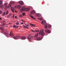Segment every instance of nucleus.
Segmentation results:
<instances>
[{
	"mask_svg": "<svg viewBox=\"0 0 66 66\" xmlns=\"http://www.w3.org/2000/svg\"><path fill=\"white\" fill-rule=\"evenodd\" d=\"M5 14H6V12H4L3 13V15H2V16H5Z\"/></svg>",
	"mask_w": 66,
	"mask_h": 66,
	"instance_id": "5701e85b",
	"label": "nucleus"
},
{
	"mask_svg": "<svg viewBox=\"0 0 66 66\" xmlns=\"http://www.w3.org/2000/svg\"><path fill=\"white\" fill-rule=\"evenodd\" d=\"M9 35L10 36L13 37L14 36V34L12 33V31L10 32V34H9Z\"/></svg>",
	"mask_w": 66,
	"mask_h": 66,
	"instance_id": "39448f33",
	"label": "nucleus"
},
{
	"mask_svg": "<svg viewBox=\"0 0 66 66\" xmlns=\"http://www.w3.org/2000/svg\"><path fill=\"white\" fill-rule=\"evenodd\" d=\"M4 5L6 7H7V3H4Z\"/></svg>",
	"mask_w": 66,
	"mask_h": 66,
	"instance_id": "dca6fc26",
	"label": "nucleus"
},
{
	"mask_svg": "<svg viewBox=\"0 0 66 66\" xmlns=\"http://www.w3.org/2000/svg\"><path fill=\"white\" fill-rule=\"evenodd\" d=\"M14 16H15L13 14V18H14Z\"/></svg>",
	"mask_w": 66,
	"mask_h": 66,
	"instance_id": "79ce46f5",
	"label": "nucleus"
},
{
	"mask_svg": "<svg viewBox=\"0 0 66 66\" xmlns=\"http://www.w3.org/2000/svg\"><path fill=\"white\" fill-rule=\"evenodd\" d=\"M16 12V11H15V12Z\"/></svg>",
	"mask_w": 66,
	"mask_h": 66,
	"instance_id": "09e8293b",
	"label": "nucleus"
},
{
	"mask_svg": "<svg viewBox=\"0 0 66 66\" xmlns=\"http://www.w3.org/2000/svg\"><path fill=\"white\" fill-rule=\"evenodd\" d=\"M25 25H26V26H27V27H29V25H28V24H27V23H25Z\"/></svg>",
	"mask_w": 66,
	"mask_h": 66,
	"instance_id": "7c9ffc66",
	"label": "nucleus"
},
{
	"mask_svg": "<svg viewBox=\"0 0 66 66\" xmlns=\"http://www.w3.org/2000/svg\"><path fill=\"white\" fill-rule=\"evenodd\" d=\"M14 3V2L12 1H11L10 2V4L8 7V10H9L11 8V6H12V4H13Z\"/></svg>",
	"mask_w": 66,
	"mask_h": 66,
	"instance_id": "f03ea898",
	"label": "nucleus"
},
{
	"mask_svg": "<svg viewBox=\"0 0 66 66\" xmlns=\"http://www.w3.org/2000/svg\"><path fill=\"white\" fill-rule=\"evenodd\" d=\"M43 30H41L40 32H39V35H41L43 36L44 35V32H43Z\"/></svg>",
	"mask_w": 66,
	"mask_h": 66,
	"instance_id": "7ed1b4c3",
	"label": "nucleus"
},
{
	"mask_svg": "<svg viewBox=\"0 0 66 66\" xmlns=\"http://www.w3.org/2000/svg\"><path fill=\"white\" fill-rule=\"evenodd\" d=\"M39 35V34L38 33H36L35 34V35H34V37L35 38H37L38 37V35Z\"/></svg>",
	"mask_w": 66,
	"mask_h": 66,
	"instance_id": "423d86ee",
	"label": "nucleus"
},
{
	"mask_svg": "<svg viewBox=\"0 0 66 66\" xmlns=\"http://www.w3.org/2000/svg\"><path fill=\"white\" fill-rule=\"evenodd\" d=\"M5 23V21H2V23H3V24H4V25H6Z\"/></svg>",
	"mask_w": 66,
	"mask_h": 66,
	"instance_id": "9b49d317",
	"label": "nucleus"
},
{
	"mask_svg": "<svg viewBox=\"0 0 66 66\" xmlns=\"http://www.w3.org/2000/svg\"><path fill=\"white\" fill-rule=\"evenodd\" d=\"M0 29L2 30H3V28L2 27H1V28H0Z\"/></svg>",
	"mask_w": 66,
	"mask_h": 66,
	"instance_id": "72a5a7b5",
	"label": "nucleus"
},
{
	"mask_svg": "<svg viewBox=\"0 0 66 66\" xmlns=\"http://www.w3.org/2000/svg\"><path fill=\"white\" fill-rule=\"evenodd\" d=\"M38 20H43V19L42 18H38Z\"/></svg>",
	"mask_w": 66,
	"mask_h": 66,
	"instance_id": "4be33fe9",
	"label": "nucleus"
},
{
	"mask_svg": "<svg viewBox=\"0 0 66 66\" xmlns=\"http://www.w3.org/2000/svg\"><path fill=\"white\" fill-rule=\"evenodd\" d=\"M21 38L22 40H24L26 39V38L25 36H23L21 37Z\"/></svg>",
	"mask_w": 66,
	"mask_h": 66,
	"instance_id": "0eeeda50",
	"label": "nucleus"
},
{
	"mask_svg": "<svg viewBox=\"0 0 66 66\" xmlns=\"http://www.w3.org/2000/svg\"><path fill=\"white\" fill-rule=\"evenodd\" d=\"M9 12L8 11H7L6 12V15H7L9 13Z\"/></svg>",
	"mask_w": 66,
	"mask_h": 66,
	"instance_id": "bb28decb",
	"label": "nucleus"
},
{
	"mask_svg": "<svg viewBox=\"0 0 66 66\" xmlns=\"http://www.w3.org/2000/svg\"><path fill=\"white\" fill-rule=\"evenodd\" d=\"M16 37H17L18 39H20V38L21 37L20 36H16Z\"/></svg>",
	"mask_w": 66,
	"mask_h": 66,
	"instance_id": "b1692460",
	"label": "nucleus"
},
{
	"mask_svg": "<svg viewBox=\"0 0 66 66\" xmlns=\"http://www.w3.org/2000/svg\"><path fill=\"white\" fill-rule=\"evenodd\" d=\"M45 23V21H43L42 22V24L43 25H44Z\"/></svg>",
	"mask_w": 66,
	"mask_h": 66,
	"instance_id": "f3484780",
	"label": "nucleus"
},
{
	"mask_svg": "<svg viewBox=\"0 0 66 66\" xmlns=\"http://www.w3.org/2000/svg\"><path fill=\"white\" fill-rule=\"evenodd\" d=\"M42 38L41 37H39L38 38H37V40H41V39H42Z\"/></svg>",
	"mask_w": 66,
	"mask_h": 66,
	"instance_id": "6ab92c4d",
	"label": "nucleus"
},
{
	"mask_svg": "<svg viewBox=\"0 0 66 66\" xmlns=\"http://www.w3.org/2000/svg\"><path fill=\"white\" fill-rule=\"evenodd\" d=\"M29 16H30V17L31 18H32V19H35V18L33 16H32V15H31V14H30L29 15Z\"/></svg>",
	"mask_w": 66,
	"mask_h": 66,
	"instance_id": "9d476101",
	"label": "nucleus"
},
{
	"mask_svg": "<svg viewBox=\"0 0 66 66\" xmlns=\"http://www.w3.org/2000/svg\"><path fill=\"white\" fill-rule=\"evenodd\" d=\"M21 27V26H20V27Z\"/></svg>",
	"mask_w": 66,
	"mask_h": 66,
	"instance_id": "3c124183",
	"label": "nucleus"
},
{
	"mask_svg": "<svg viewBox=\"0 0 66 66\" xmlns=\"http://www.w3.org/2000/svg\"><path fill=\"white\" fill-rule=\"evenodd\" d=\"M2 13V11L0 10V14H1Z\"/></svg>",
	"mask_w": 66,
	"mask_h": 66,
	"instance_id": "2f4dec72",
	"label": "nucleus"
},
{
	"mask_svg": "<svg viewBox=\"0 0 66 66\" xmlns=\"http://www.w3.org/2000/svg\"><path fill=\"white\" fill-rule=\"evenodd\" d=\"M34 14V11H32L31 12V15H33Z\"/></svg>",
	"mask_w": 66,
	"mask_h": 66,
	"instance_id": "a878e982",
	"label": "nucleus"
},
{
	"mask_svg": "<svg viewBox=\"0 0 66 66\" xmlns=\"http://www.w3.org/2000/svg\"><path fill=\"white\" fill-rule=\"evenodd\" d=\"M19 4L21 5H23L24 4V3L22 1H20L19 2Z\"/></svg>",
	"mask_w": 66,
	"mask_h": 66,
	"instance_id": "6e6552de",
	"label": "nucleus"
},
{
	"mask_svg": "<svg viewBox=\"0 0 66 66\" xmlns=\"http://www.w3.org/2000/svg\"><path fill=\"white\" fill-rule=\"evenodd\" d=\"M2 20V18H0V20Z\"/></svg>",
	"mask_w": 66,
	"mask_h": 66,
	"instance_id": "c03bdc74",
	"label": "nucleus"
},
{
	"mask_svg": "<svg viewBox=\"0 0 66 66\" xmlns=\"http://www.w3.org/2000/svg\"><path fill=\"white\" fill-rule=\"evenodd\" d=\"M44 27L45 29H47L48 27V25L47 24H45L44 25Z\"/></svg>",
	"mask_w": 66,
	"mask_h": 66,
	"instance_id": "412c9836",
	"label": "nucleus"
},
{
	"mask_svg": "<svg viewBox=\"0 0 66 66\" xmlns=\"http://www.w3.org/2000/svg\"><path fill=\"white\" fill-rule=\"evenodd\" d=\"M33 24H32V23L30 24V25L31 26H32Z\"/></svg>",
	"mask_w": 66,
	"mask_h": 66,
	"instance_id": "4c0bfd02",
	"label": "nucleus"
},
{
	"mask_svg": "<svg viewBox=\"0 0 66 66\" xmlns=\"http://www.w3.org/2000/svg\"><path fill=\"white\" fill-rule=\"evenodd\" d=\"M3 24H2L1 25V26H3Z\"/></svg>",
	"mask_w": 66,
	"mask_h": 66,
	"instance_id": "de8ad7c7",
	"label": "nucleus"
},
{
	"mask_svg": "<svg viewBox=\"0 0 66 66\" xmlns=\"http://www.w3.org/2000/svg\"><path fill=\"white\" fill-rule=\"evenodd\" d=\"M38 17H40L41 16V15L40 14H37L36 15Z\"/></svg>",
	"mask_w": 66,
	"mask_h": 66,
	"instance_id": "1a4fd4ad",
	"label": "nucleus"
},
{
	"mask_svg": "<svg viewBox=\"0 0 66 66\" xmlns=\"http://www.w3.org/2000/svg\"><path fill=\"white\" fill-rule=\"evenodd\" d=\"M35 25L34 24L33 25H32V26H34V27H35Z\"/></svg>",
	"mask_w": 66,
	"mask_h": 66,
	"instance_id": "ea45409f",
	"label": "nucleus"
},
{
	"mask_svg": "<svg viewBox=\"0 0 66 66\" xmlns=\"http://www.w3.org/2000/svg\"><path fill=\"white\" fill-rule=\"evenodd\" d=\"M51 25H49L48 26V27L49 28H51Z\"/></svg>",
	"mask_w": 66,
	"mask_h": 66,
	"instance_id": "f704fd0d",
	"label": "nucleus"
},
{
	"mask_svg": "<svg viewBox=\"0 0 66 66\" xmlns=\"http://www.w3.org/2000/svg\"><path fill=\"white\" fill-rule=\"evenodd\" d=\"M7 27H8V26H7Z\"/></svg>",
	"mask_w": 66,
	"mask_h": 66,
	"instance_id": "8fccbe9b",
	"label": "nucleus"
},
{
	"mask_svg": "<svg viewBox=\"0 0 66 66\" xmlns=\"http://www.w3.org/2000/svg\"><path fill=\"white\" fill-rule=\"evenodd\" d=\"M22 20V21L23 22H24V21L23 20Z\"/></svg>",
	"mask_w": 66,
	"mask_h": 66,
	"instance_id": "37998d69",
	"label": "nucleus"
},
{
	"mask_svg": "<svg viewBox=\"0 0 66 66\" xmlns=\"http://www.w3.org/2000/svg\"><path fill=\"white\" fill-rule=\"evenodd\" d=\"M23 27L24 28H27V29H29V28L28 27L26 26H25L24 25H23Z\"/></svg>",
	"mask_w": 66,
	"mask_h": 66,
	"instance_id": "a211bd4d",
	"label": "nucleus"
},
{
	"mask_svg": "<svg viewBox=\"0 0 66 66\" xmlns=\"http://www.w3.org/2000/svg\"><path fill=\"white\" fill-rule=\"evenodd\" d=\"M21 6L20 5H18L17 6V7H18V8L20 9L21 8Z\"/></svg>",
	"mask_w": 66,
	"mask_h": 66,
	"instance_id": "cd10ccee",
	"label": "nucleus"
},
{
	"mask_svg": "<svg viewBox=\"0 0 66 66\" xmlns=\"http://www.w3.org/2000/svg\"><path fill=\"white\" fill-rule=\"evenodd\" d=\"M19 24V22H17V23H16V25H17V26H18Z\"/></svg>",
	"mask_w": 66,
	"mask_h": 66,
	"instance_id": "c756f323",
	"label": "nucleus"
},
{
	"mask_svg": "<svg viewBox=\"0 0 66 66\" xmlns=\"http://www.w3.org/2000/svg\"><path fill=\"white\" fill-rule=\"evenodd\" d=\"M25 14H26V13H23L22 14V15L23 16H24L25 15Z\"/></svg>",
	"mask_w": 66,
	"mask_h": 66,
	"instance_id": "473e14b6",
	"label": "nucleus"
},
{
	"mask_svg": "<svg viewBox=\"0 0 66 66\" xmlns=\"http://www.w3.org/2000/svg\"><path fill=\"white\" fill-rule=\"evenodd\" d=\"M5 35H8V33H7V32H6L5 34Z\"/></svg>",
	"mask_w": 66,
	"mask_h": 66,
	"instance_id": "e433bc0d",
	"label": "nucleus"
},
{
	"mask_svg": "<svg viewBox=\"0 0 66 66\" xmlns=\"http://www.w3.org/2000/svg\"><path fill=\"white\" fill-rule=\"evenodd\" d=\"M19 16H20V17H22V14H20V15H19Z\"/></svg>",
	"mask_w": 66,
	"mask_h": 66,
	"instance_id": "58836bf2",
	"label": "nucleus"
},
{
	"mask_svg": "<svg viewBox=\"0 0 66 66\" xmlns=\"http://www.w3.org/2000/svg\"><path fill=\"white\" fill-rule=\"evenodd\" d=\"M32 39V37L30 36H29L27 37V39Z\"/></svg>",
	"mask_w": 66,
	"mask_h": 66,
	"instance_id": "2eb2a0df",
	"label": "nucleus"
},
{
	"mask_svg": "<svg viewBox=\"0 0 66 66\" xmlns=\"http://www.w3.org/2000/svg\"><path fill=\"white\" fill-rule=\"evenodd\" d=\"M14 39L15 40H18V38H17V37L15 36H14Z\"/></svg>",
	"mask_w": 66,
	"mask_h": 66,
	"instance_id": "393cba45",
	"label": "nucleus"
},
{
	"mask_svg": "<svg viewBox=\"0 0 66 66\" xmlns=\"http://www.w3.org/2000/svg\"><path fill=\"white\" fill-rule=\"evenodd\" d=\"M38 30H35V31H34V30L31 29V32H38Z\"/></svg>",
	"mask_w": 66,
	"mask_h": 66,
	"instance_id": "f8f14e48",
	"label": "nucleus"
},
{
	"mask_svg": "<svg viewBox=\"0 0 66 66\" xmlns=\"http://www.w3.org/2000/svg\"><path fill=\"white\" fill-rule=\"evenodd\" d=\"M7 18H10V15H7Z\"/></svg>",
	"mask_w": 66,
	"mask_h": 66,
	"instance_id": "c9c22d12",
	"label": "nucleus"
},
{
	"mask_svg": "<svg viewBox=\"0 0 66 66\" xmlns=\"http://www.w3.org/2000/svg\"><path fill=\"white\" fill-rule=\"evenodd\" d=\"M4 7V6H3V5H0V7H1V8L2 9V10L3 9Z\"/></svg>",
	"mask_w": 66,
	"mask_h": 66,
	"instance_id": "4468645a",
	"label": "nucleus"
},
{
	"mask_svg": "<svg viewBox=\"0 0 66 66\" xmlns=\"http://www.w3.org/2000/svg\"><path fill=\"white\" fill-rule=\"evenodd\" d=\"M13 27L15 28H18L19 27V26H18L17 27L16 25H14V26H13Z\"/></svg>",
	"mask_w": 66,
	"mask_h": 66,
	"instance_id": "aec40b11",
	"label": "nucleus"
},
{
	"mask_svg": "<svg viewBox=\"0 0 66 66\" xmlns=\"http://www.w3.org/2000/svg\"><path fill=\"white\" fill-rule=\"evenodd\" d=\"M9 16H11V15H12V14L11 13H10L9 14Z\"/></svg>",
	"mask_w": 66,
	"mask_h": 66,
	"instance_id": "a19ab883",
	"label": "nucleus"
},
{
	"mask_svg": "<svg viewBox=\"0 0 66 66\" xmlns=\"http://www.w3.org/2000/svg\"><path fill=\"white\" fill-rule=\"evenodd\" d=\"M45 32H46L49 33L50 32V31L48 30H45Z\"/></svg>",
	"mask_w": 66,
	"mask_h": 66,
	"instance_id": "ddd939ff",
	"label": "nucleus"
},
{
	"mask_svg": "<svg viewBox=\"0 0 66 66\" xmlns=\"http://www.w3.org/2000/svg\"><path fill=\"white\" fill-rule=\"evenodd\" d=\"M21 24H23V23H21Z\"/></svg>",
	"mask_w": 66,
	"mask_h": 66,
	"instance_id": "a18cd8bd",
	"label": "nucleus"
},
{
	"mask_svg": "<svg viewBox=\"0 0 66 66\" xmlns=\"http://www.w3.org/2000/svg\"><path fill=\"white\" fill-rule=\"evenodd\" d=\"M15 18H16V16H15Z\"/></svg>",
	"mask_w": 66,
	"mask_h": 66,
	"instance_id": "49530a36",
	"label": "nucleus"
},
{
	"mask_svg": "<svg viewBox=\"0 0 66 66\" xmlns=\"http://www.w3.org/2000/svg\"><path fill=\"white\" fill-rule=\"evenodd\" d=\"M2 3H3L2 1H0V5H1L2 4Z\"/></svg>",
	"mask_w": 66,
	"mask_h": 66,
	"instance_id": "c85d7f7f",
	"label": "nucleus"
},
{
	"mask_svg": "<svg viewBox=\"0 0 66 66\" xmlns=\"http://www.w3.org/2000/svg\"><path fill=\"white\" fill-rule=\"evenodd\" d=\"M15 7L14 6H12L11 7V11L12 12L14 13V12Z\"/></svg>",
	"mask_w": 66,
	"mask_h": 66,
	"instance_id": "20e7f679",
	"label": "nucleus"
},
{
	"mask_svg": "<svg viewBox=\"0 0 66 66\" xmlns=\"http://www.w3.org/2000/svg\"><path fill=\"white\" fill-rule=\"evenodd\" d=\"M30 9L29 8H25L24 7H23V8L20 10V12H22L23 11H29Z\"/></svg>",
	"mask_w": 66,
	"mask_h": 66,
	"instance_id": "f257e3e1",
	"label": "nucleus"
}]
</instances>
